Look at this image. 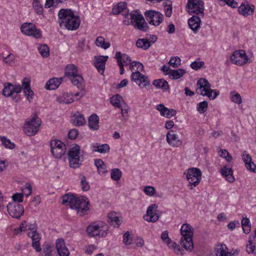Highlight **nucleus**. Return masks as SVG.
Returning <instances> with one entry per match:
<instances>
[{"label":"nucleus","instance_id":"20e7f679","mask_svg":"<svg viewBox=\"0 0 256 256\" xmlns=\"http://www.w3.org/2000/svg\"><path fill=\"white\" fill-rule=\"evenodd\" d=\"M130 15L131 19L130 23L134 28L142 32L148 30V26L146 22L144 16L138 10L131 12Z\"/></svg>","mask_w":256,"mask_h":256},{"label":"nucleus","instance_id":"4468645a","mask_svg":"<svg viewBox=\"0 0 256 256\" xmlns=\"http://www.w3.org/2000/svg\"><path fill=\"white\" fill-rule=\"evenodd\" d=\"M22 33L26 35L33 36L36 38H39L41 36V32L37 29L36 26L32 23H24L20 27Z\"/></svg>","mask_w":256,"mask_h":256},{"label":"nucleus","instance_id":"0eeeda50","mask_svg":"<svg viewBox=\"0 0 256 256\" xmlns=\"http://www.w3.org/2000/svg\"><path fill=\"white\" fill-rule=\"evenodd\" d=\"M41 124V120L36 115H34L30 120L25 124L24 129V132L28 136L35 135L38 130Z\"/></svg>","mask_w":256,"mask_h":256},{"label":"nucleus","instance_id":"2eb2a0df","mask_svg":"<svg viewBox=\"0 0 256 256\" xmlns=\"http://www.w3.org/2000/svg\"><path fill=\"white\" fill-rule=\"evenodd\" d=\"M158 212V206L156 204H152L148 208L146 214L143 217L144 219L148 222H156L160 218Z\"/></svg>","mask_w":256,"mask_h":256},{"label":"nucleus","instance_id":"09e8293b","mask_svg":"<svg viewBox=\"0 0 256 256\" xmlns=\"http://www.w3.org/2000/svg\"><path fill=\"white\" fill-rule=\"evenodd\" d=\"M38 50L43 58H47L50 54V50L46 44H42L38 47Z\"/></svg>","mask_w":256,"mask_h":256},{"label":"nucleus","instance_id":"37998d69","mask_svg":"<svg viewBox=\"0 0 256 256\" xmlns=\"http://www.w3.org/2000/svg\"><path fill=\"white\" fill-rule=\"evenodd\" d=\"M115 58L116 59L118 65L120 69V74H123L124 72V64L122 62V54L120 52H116L115 55Z\"/></svg>","mask_w":256,"mask_h":256},{"label":"nucleus","instance_id":"a18cd8bd","mask_svg":"<svg viewBox=\"0 0 256 256\" xmlns=\"http://www.w3.org/2000/svg\"><path fill=\"white\" fill-rule=\"evenodd\" d=\"M198 94L202 96H207L210 100H214L219 94V92L216 90H212L210 91H206L204 94L202 93V91H201V92H198Z\"/></svg>","mask_w":256,"mask_h":256},{"label":"nucleus","instance_id":"7c9ffc66","mask_svg":"<svg viewBox=\"0 0 256 256\" xmlns=\"http://www.w3.org/2000/svg\"><path fill=\"white\" fill-rule=\"evenodd\" d=\"M180 233L182 236V238H186L187 236L192 237L193 228L188 224H184L181 227Z\"/></svg>","mask_w":256,"mask_h":256},{"label":"nucleus","instance_id":"774afa93","mask_svg":"<svg viewBox=\"0 0 256 256\" xmlns=\"http://www.w3.org/2000/svg\"><path fill=\"white\" fill-rule=\"evenodd\" d=\"M204 64V62H196L194 61L190 64V67L194 70H198Z\"/></svg>","mask_w":256,"mask_h":256},{"label":"nucleus","instance_id":"f704fd0d","mask_svg":"<svg viewBox=\"0 0 256 256\" xmlns=\"http://www.w3.org/2000/svg\"><path fill=\"white\" fill-rule=\"evenodd\" d=\"M72 122L76 126H81L86 123L84 116L80 113L75 114L71 119Z\"/></svg>","mask_w":256,"mask_h":256},{"label":"nucleus","instance_id":"39448f33","mask_svg":"<svg viewBox=\"0 0 256 256\" xmlns=\"http://www.w3.org/2000/svg\"><path fill=\"white\" fill-rule=\"evenodd\" d=\"M186 8L190 15L195 14L202 17L204 16V3L202 0H188Z\"/></svg>","mask_w":256,"mask_h":256},{"label":"nucleus","instance_id":"69168bd1","mask_svg":"<svg viewBox=\"0 0 256 256\" xmlns=\"http://www.w3.org/2000/svg\"><path fill=\"white\" fill-rule=\"evenodd\" d=\"M156 190L153 186H146L144 188V193L149 196H152L154 195Z\"/></svg>","mask_w":256,"mask_h":256},{"label":"nucleus","instance_id":"6e6d98bb","mask_svg":"<svg viewBox=\"0 0 256 256\" xmlns=\"http://www.w3.org/2000/svg\"><path fill=\"white\" fill-rule=\"evenodd\" d=\"M1 141L2 144L8 148L13 149L15 147V144L12 142L9 139H7L6 137L1 138Z\"/></svg>","mask_w":256,"mask_h":256},{"label":"nucleus","instance_id":"79ce46f5","mask_svg":"<svg viewBox=\"0 0 256 256\" xmlns=\"http://www.w3.org/2000/svg\"><path fill=\"white\" fill-rule=\"evenodd\" d=\"M13 84L10 82L5 83L4 84V88L2 90V94L6 96H12L13 97Z\"/></svg>","mask_w":256,"mask_h":256},{"label":"nucleus","instance_id":"8fccbe9b","mask_svg":"<svg viewBox=\"0 0 256 256\" xmlns=\"http://www.w3.org/2000/svg\"><path fill=\"white\" fill-rule=\"evenodd\" d=\"M33 7L35 12L38 14H42L43 12V8L40 4L39 0H34L32 3Z\"/></svg>","mask_w":256,"mask_h":256},{"label":"nucleus","instance_id":"e433bc0d","mask_svg":"<svg viewBox=\"0 0 256 256\" xmlns=\"http://www.w3.org/2000/svg\"><path fill=\"white\" fill-rule=\"evenodd\" d=\"M94 148V151L98 152L101 154H105L110 151V146L108 144H96L92 145Z\"/></svg>","mask_w":256,"mask_h":256},{"label":"nucleus","instance_id":"6e6552de","mask_svg":"<svg viewBox=\"0 0 256 256\" xmlns=\"http://www.w3.org/2000/svg\"><path fill=\"white\" fill-rule=\"evenodd\" d=\"M50 144L51 152L55 158H61L65 154L66 146L62 141L58 140H50Z\"/></svg>","mask_w":256,"mask_h":256},{"label":"nucleus","instance_id":"9b49d317","mask_svg":"<svg viewBox=\"0 0 256 256\" xmlns=\"http://www.w3.org/2000/svg\"><path fill=\"white\" fill-rule=\"evenodd\" d=\"M30 230L28 233V236L30 237L32 240V246L37 252H40L42 250L40 244V240L41 239L39 233L36 231V226H32L28 228Z\"/></svg>","mask_w":256,"mask_h":256},{"label":"nucleus","instance_id":"3c124183","mask_svg":"<svg viewBox=\"0 0 256 256\" xmlns=\"http://www.w3.org/2000/svg\"><path fill=\"white\" fill-rule=\"evenodd\" d=\"M111 178L114 180H118L122 176V172L118 168H114L111 172Z\"/></svg>","mask_w":256,"mask_h":256},{"label":"nucleus","instance_id":"9d476101","mask_svg":"<svg viewBox=\"0 0 256 256\" xmlns=\"http://www.w3.org/2000/svg\"><path fill=\"white\" fill-rule=\"evenodd\" d=\"M144 16L148 23L154 26H159L164 20L162 14L154 10L146 11Z\"/></svg>","mask_w":256,"mask_h":256},{"label":"nucleus","instance_id":"cd10ccee","mask_svg":"<svg viewBox=\"0 0 256 256\" xmlns=\"http://www.w3.org/2000/svg\"><path fill=\"white\" fill-rule=\"evenodd\" d=\"M192 237L187 236L186 238H182L180 240L181 246L186 250L191 252L194 249V244L192 242Z\"/></svg>","mask_w":256,"mask_h":256},{"label":"nucleus","instance_id":"de8ad7c7","mask_svg":"<svg viewBox=\"0 0 256 256\" xmlns=\"http://www.w3.org/2000/svg\"><path fill=\"white\" fill-rule=\"evenodd\" d=\"M129 68L132 72L136 71V70L142 71L143 70L144 66L141 62L134 61L129 64Z\"/></svg>","mask_w":256,"mask_h":256},{"label":"nucleus","instance_id":"aec40b11","mask_svg":"<svg viewBox=\"0 0 256 256\" xmlns=\"http://www.w3.org/2000/svg\"><path fill=\"white\" fill-rule=\"evenodd\" d=\"M156 110L160 112V114L167 118L174 116L176 111L172 108L169 109L164 106L163 104H159L156 106Z\"/></svg>","mask_w":256,"mask_h":256},{"label":"nucleus","instance_id":"c756f323","mask_svg":"<svg viewBox=\"0 0 256 256\" xmlns=\"http://www.w3.org/2000/svg\"><path fill=\"white\" fill-rule=\"evenodd\" d=\"M57 101L60 104H70L74 101L73 95L68 92H64L60 96L57 98Z\"/></svg>","mask_w":256,"mask_h":256},{"label":"nucleus","instance_id":"412c9836","mask_svg":"<svg viewBox=\"0 0 256 256\" xmlns=\"http://www.w3.org/2000/svg\"><path fill=\"white\" fill-rule=\"evenodd\" d=\"M200 16H201L198 15L193 16L188 20V24L190 28L194 33H196L200 28L201 23Z\"/></svg>","mask_w":256,"mask_h":256},{"label":"nucleus","instance_id":"e2e57ef3","mask_svg":"<svg viewBox=\"0 0 256 256\" xmlns=\"http://www.w3.org/2000/svg\"><path fill=\"white\" fill-rule=\"evenodd\" d=\"M22 190L24 194L26 196H30L32 192V188L31 185L28 183H26L25 188H22Z\"/></svg>","mask_w":256,"mask_h":256},{"label":"nucleus","instance_id":"bb28decb","mask_svg":"<svg viewBox=\"0 0 256 256\" xmlns=\"http://www.w3.org/2000/svg\"><path fill=\"white\" fill-rule=\"evenodd\" d=\"M99 118L96 114H92L88 118V124L90 129L98 130L99 128Z\"/></svg>","mask_w":256,"mask_h":256},{"label":"nucleus","instance_id":"ddd939ff","mask_svg":"<svg viewBox=\"0 0 256 256\" xmlns=\"http://www.w3.org/2000/svg\"><path fill=\"white\" fill-rule=\"evenodd\" d=\"M60 26L62 28H66L68 30H74L78 29L80 26V17L78 16H72L66 21H60Z\"/></svg>","mask_w":256,"mask_h":256},{"label":"nucleus","instance_id":"49530a36","mask_svg":"<svg viewBox=\"0 0 256 256\" xmlns=\"http://www.w3.org/2000/svg\"><path fill=\"white\" fill-rule=\"evenodd\" d=\"M244 232L248 234L250 232L251 226L250 224V220L247 218H243L241 222Z\"/></svg>","mask_w":256,"mask_h":256},{"label":"nucleus","instance_id":"5fc2aeb1","mask_svg":"<svg viewBox=\"0 0 256 256\" xmlns=\"http://www.w3.org/2000/svg\"><path fill=\"white\" fill-rule=\"evenodd\" d=\"M249 244L246 246V251L248 254H252L256 256V249L254 244L252 240H248Z\"/></svg>","mask_w":256,"mask_h":256},{"label":"nucleus","instance_id":"b1692460","mask_svg":"<svg viewBox=\"0 0 256 256\" xmlns=\"http://www.w3.org/2000/svg\"><path fill=\"white\" fill-rule=\"evenodd\" d=\"M214 252L216 256H234V254L230 253L228 254V248L224 244H219L214 248Z\"/></svg>","mask_w":256,"mask_h":256},{"label":"nucleus","instance_id":"6ab92c4d","mask_svg":"<svg viewBox=\"0 0 256 256\" xmlns=\"http://www.w3.org/2000/svg\"><path fill=\"white\" fill-rule=\"evenodd\" d=\"M254 6L252 4H250L248 3L244 4L242 3L238 7V11L240 14L246 16L252 15L254 12Z\"/></svg>","mask_w":256,"mask_h":256},{"label":"nucleus","instance_id":"72a5a7b5","mask_svg":"<svg viewBox=\"0 0 256 256\" xmlns=\"http://www.w3.org/2000/svg\"><path fill=\"white\" fill-rule=\"evenodd\" d=\"M64 76L67 77H72L78 74V68L74 64H68L65 69Z\"/></svg>","mask_w":256,"mask_h":256},{"label":"nucleus","instance_id":"ea45409f","mask_svg":"<svg viewBox=\"0 0 256 256\" xmlns=\"http://www.w3.org/2000/svg\"><path fill=\"white\" fill-rule=\"evenodd\" d=\"M126 2H118L115 5L112 9V13L114 14H118L126 9Z\"/></svg>","mask_w":256,"mask_h":256},{"label":"nucleus","instance_id":"c03bdc74","mask_svg":"<svg viewBox=\"0 0 256 256\" xmlns=\"http://www.w3.org/2000/svg\"><path fill=\"white\" fill-rule=\"evenodd\" d=\"M110 100L111 104L117 108H120L121 102H124L122 97L119 94L113 96Z\"/></svg>","mask_w":256,"mask_h":256},{"label":"nucleus","instance_id":"680f3d73","mask_svg":"<svg viewBox=\"0 0 256 256\" xmlns=\"http://www.w3.org/2000/svg\"><path fill=\"white\" fill-rule=\"evenodd\" d=\"M23 90L27 100H28L29 102H30L31 100H32L34 98V92L31 90L30 88L26 90Z\"/></svg>","mask_w":256,"mask_h":256},{"label":"nucleus","instance_id":"393cba45","mask_svg":"<svg viewBox=\"0 0 256 256\" xmlns=\"http://www.w3.org/2000/svg\"><path fill=\"white\" fill-rule=\"evenodd\" d=\"M62 78H52L49 80L45 85V88L48 90H54L57 88L62 82Z\"/></svg>","mask_w":256,"mask_h":256},{"label":"nucleus","instance_id":"a19ab883","mask_svg":"<svg viewBox=\"0 0 256 256\" xmlns=\"http://www.w3.org/2000/svg\"><path fill=\"white\" fill-rule=\"evenodd\" d=\"M96 44L98 46L103 48L104 50L108 48L110 44L109 42H106L104 38L101 36H98L96 40Z\"/></svg>","mask_w":256,"mask_h":256},{"label":"nucleus","instance_id":"603ef678","mask_svg":"<svg viewBox=\"0 0 256 256\" xmlns=\"http://www.w3.org/2000/svg\"><path fill=\"white\" fill-rule=\"evenodd\" d=\"M208 104L206 101H203L197 104V110L200 113L202 114L206 112L208 109Z\"/></svg>","mask_w":256,"mask_h":256},{"label":"nucleus","instance_id":"4be33fe9","mask_svg":"<svg viewBox=\"0 0 256 256\" xmlns=\"http://www.w3.org/2000/svg\"><path fill=\"white\" fill-rule=\"evenodd\" d=\"M242 158L244 162L246 168L251 172H254L256 168V164L252 162V158L250 155L244 151L242 155Z\"/></svg>","mask_w":256,"mask_h":256},{"label":"nucleus","instance_id":"f3484780","mask_svg":"<svg viewBox=\"0 0 256 256\" xmlns=\"http://www.w3.org/2000/svg\"><path fill=\"white\" fill-rule=\"evenodd\" d=\"M166 140L170 145L174 147H178L182 144V142L173 130H170L167 133Z\"/></svg>","mask_w":256,"mask_h":256},{"label":"nucleus","instance_id":"c85d7f7f","mask_svg":"<svg viewBox=\"0 0 256 256\" xmlns=\"http://www.w3.org/2000/svg\"><path fill=\"white\" fill-rule=\"evenodd\" d=\"M152 84L156 88H160L163 91L169 90L168 82L163 78L154 80L152 82Z\"/></svg>","mask_w":256,"mask_h":256},{"label":"nucleus","instance_id":"864d4df0","mask_svg":"<svg viewBox=\"0 0 256 256\" xmlns=\"http://www.w3.org/2000/svg\"><path fill=\"white\" fill-rule=\"evenodd\" d=\"M180 62L181 60L179 57L174 56L170 58L169 64L172 67L176 68L180 65Z\"/></svg>","mask_w":256,"mask_h":256},{"label":"nucleus","instance_id":"1a4fd4ad","mask_svg":"<svg viewBox=\"0 0 256 256\" xmlns=\"http://www.w3.org/2000/svg\"><path fill=\"white\" fill-rule=\"evenodd\" d=\"M130 78L131 80L135 82L140 88H146L149 89V87L151 86L148 78L141 74L140 71L138 70L132 71Z\"/></svg>","mask_w":256,"mask_h":256},{"label":"nucleus","instance_id":"c9c22d12","mask_svg":"<svg viewBox=\"0 0 256 256\" xmlns=\"http://www.w3.org/2000/svg\"><path fill=\"white\" fill-rule=\"evenodd\" d=\"M186 72V70L183 68H178V70H171L166 74H169L172 76L173 80H177L182 76Z\"/></svg>","mask_w":256,"mask_h":256},{"label":"nucleus","instance_id":"a878e982","mask_svg":"<svg viewBox=\"0 0 256 256\" xmlns=\"http://www.w3.org/2000/svg\"><path fill=\"white\" fill-rule=\"evenodd\" d=\"M221 174L230 182H233L235 179L233 176V171L231 168H227L226 166L221 170Z\"/></svg>","mask_w":256,"mask_h":256},{"label":"nucleus","instance_id":"f257e3e1","mask_svg":"<svg viewBox=\"0 0 256 256\" xmlns=\"http://www.w3.org/2000/svg\"><path fill=\"white\" fill-rule=\"evenodd\" d=\"M62 204L76 210L77 214L80 216L85 214L89 210V202L84 196L76 197L73 194H67L62 196Z\"/></svg>","mask_w":256,"mask_h":256},{"label":"nucleus","instance_id":"338daca9","mask_svg":"<svg viewBox=\"0 0 256 256\" xmlns=\"http://www.w3.org/2000/svg\"><path fill=\"white\" fill-rule=\"evenodd\" d=\"M23 196L24 194L22 193H16L12 196V198L14 202H22L23 201Z\"/></svg>","mask_w":256,"mask_h":256},{"label":"nucleus","instance_id":"2f4dec72","mask_svg":"<svg viewBox=\"0 0 256 256\" xmlns=\"http://www.w3.org/2000/svg\"><path fill=\"white\" fill-rule=\"evenodd\" d=\"M74 14V12L70 9H61L58 13V16L60 21H66Z\"/></svg>","mask_w":256,"mask_h":256},{"label":"nucleus","instance_id":"5701e85b","mask_svg":"<svg viewBox=\"0 0 256 256\" xmlns=\"http://www.w3.org/2000/svg\"><path fill=\"white\" fill-rule=\"evenodd\" d=\"M108 222L111 226H113L114 228H118L120 224L121 220H119L118 214L112 212L108 214Z\"/></svg>","mask_w":256,"mask_h":256},{"label":"nucleus","instance_id":"473e14b6","mask_svg":"<svg viewBox=\"0 0 256 256\" xmlns=\"http://www.w3.org/2000/svg\"><path fill=\"white\" fill-rule=\"evenodd\" d=\"M94 164L97 168V170L99 174L101 175L104 174L108 172L106 166L101 159H96L94 160Z\"/></svg>","mask_w":256,"mask_h":256},{"label":"nucleus","instance_id":"7ed1b4c3","mask_svg":"<svg viewBox=\"0 0 256 256\" xmlns=\"http://www.w3.org/2000/svg\"><path fill=\"white\" fill-rule=\"evenodd\" d=\"M108 230V226L102 222H93L86 228V232L90 236L106 237Z\"/></svg>","mask_w":256,"mask_h":256},{"label":"nucleus","instance_id":"4c0bfd02","mask_svg":"<svg viewBox=\"0 0 256 256\" xmlns=\"http://www.w3.org/2000/svg\"><path fill=\"white\" fill-rule=\"evenodd\" d=\"M72 83L74 85H76L78 88H83L84 87V78L78 74L75 75L70 78Z\"/></svg>","mask_w":256,"mask_h":256},{"label":"nucleus","instance_id":"bf43d9fd","mask_svg":"<svg viewBox=\"0 0 256 256\" xmlns=\"http://www.w3.org/2000/svg\"><path fill=\"white\" fill-rule=\"evenodd\" d=\"M94 64H106L108 56H94Z\"/></svg>","mask_w":256,"mask_h":256},{"label":"nucleus","instance_id":"0e129e2a","mask_svg":"<svg viewBox=\"0 0 256 256\" xmlns=\"http://www.w3.org/2000/svg\"><path fill=\"white\" fill-rule=\"evenodd\" d=\"M124 242L127 245L130 244L132 242V238L129 232H126L123 236Z\"/></svg>","mask_w":256,"mask_h":256},{"label":"nucleus","instance_id":"052dcab7","mask_svg":"<svg viewBox=\"0 0 256 256\" xmlns=\"http://www.w3.org/2000/svg\"><path fill=\"white\" fill-rule=\"evenodd\" d=\"M52 246L51 245L47 244L44 248L42 254L40 256H52Z\"/></svg>","mask_w":256,"mask_h":256},{"label":"nucleus","instance_id":"f8f14e48","mask_svg":"<svg viewBox=\"0 0 256 256\" xmlns=\"http://www.w3.org/2000/svg\"><path fill=\"white\" fill-rule=\"evenodd\" d=\"M248 56L243 50H236L230 57L231 62L238 66H243L248 62Z\"/></svg>","mask_w":256,"mask_h":256},{"label":"nucleus","instance_id":"dca6fc26","mask_svg":"<svg viewBox=\"0 0 256 256\" xmlns=\"http://www.w3.org/2000/svg\"><path fill=\"white\" fill-rule=\"evenodd\" d=\"M8 214L12 218L20 219L24 213L23 206L19 204H9L7 206Z\"/></svg>","mask_w":256,"mask_h":256},{"label":"nucleus","instance_id":"58836bf2","mask_svg":"<svg viewBox=\"0 0 256 256\" xmlns=\"http://www.w3.org/2000/svg\"><path fill=\"white\" fill-rule=\"evenodd\" d=\"M136 46L144 50H148L151 46L147 38H138L136 44Z\"/></svg>","mask_w":256,"mask_h":256},{"label":"nucleus","instance_id":"f03ea898","mask_svg":"<svg viewBox=\"0 0 256 256\" xmlns=\"http://www.w3.org/2000/svg\"><path fill=\"white\" fill-rule=\"evenodd\" d=\"M83 153L80 146L77 144L72 145L68 153L69 166L71 168L75 169L82 165L84 159Z\"/></svg>","mask_w":256,"mask_h":256},{"label":"nucleus","instance_id":"423d86ee","mask_svg":"<svg viewBox=\"0 0 256 256\" xmlns=\"http://www.w3.org/2000/svg\"><path fill=\"white\" fill-rule=\"evenodd\" d=\"M186 178L188 181V186L190 189H193V187L197 186L200 182L202 178V172L200 170L196 168H188L187 170Z\"/></svg>","mask_w":256,"mask_h":256},{"label":"nucleus","instance_id":"a211bd4d","mask_svg":"<svg viewBox=\"0 0 256 256\" xmlns=\"http://www.w3.org/2000/svg\"><path fill=\"white\" fill-rule=\"evenodd\" d=\"M56 246L60 256H69V251L66 246L63 239L59 238L56 240Z\"/></svg>","mask_w":256,"mask_h":256},{"label":"nucleus","instance_id":"4d7b16f0","mask_svg":"<svg viewBox=\"0 0 256 256\" xmlns=\"http://www.w3.org/2000/svg\"><path fill=\"white\" fill-rule=\"evenodd\" d=\"M231 94V100L237 104H240L242 102V100L240 95L236 93V92H232Z\"/></svg>","mask_w":256,"mask_h":256},{"label":"nucleus","instance_id":"13d9d810","mask_svg":"<svg viewBox=\"0 0 256 256\" xmlns=\"http://www.w3.org/2000/svg\"><path fill=\"white\" fill-rule=\"evenodd\" d=\"M80 184L83 191H88L90 188L88 182L86 180V178L84 176H82L80 178Z\"/></svg>","mask_w":256,"mask_h":256}]
</instances>
